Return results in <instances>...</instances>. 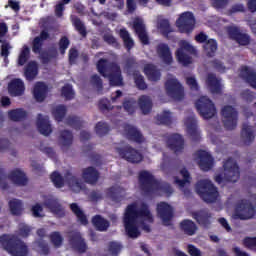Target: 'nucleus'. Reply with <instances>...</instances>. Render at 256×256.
<instances>
[{
  "label": "nucleus",
  "mask_w": 256,
  "mask_h": 256,
  "mask_svg": "<svg viewBox=\"0 0 256 256\" xmlns=\"http://www.w3.org/2000/svg\"><path fill=\"white\" fill-rule=\"evenodd\" d=\"M137 219H142V229L146 231V233H151V226L146 224L145 221H147V223H153L154 219L147 203L143 202L140 205V208H137L136 203H132L126 208L124 214V227L126 234L130 239H137V237L141 235L139 227L137 226Z\"/></svg>",
  "instance_id": "nucleus-1"
},
{
  "label": "nucleus",
  "mask_w": 256,
  "mask_h": 256,
  "mask_svg": "<svg viewBox=\"0 0 256 256\" xmlns=\"http://www.w3.org/2000/svg\"><path fill=\"white\" fill-rule=\"evenodd\" d=\"M138 181L140 183V189L144 192V195H151L154 191L158 190L165 193L167 197H171V195H173V187H171V184H160L159 181L155 179V176L147 170L139 172Z\"/></svg>",
  "instance_id": "nucleus-2"
},
{
  "label": "nucleus",
  "mask_w": 256,
  "mask_h": 256,
  "mask_svg": "<svg viewBox=\"0 0 256 256\" xmlns=\"http://www.w3.org/2000/svg\"><path fill=\"white\" fill-rule=\"evenodd\" d=\"M96 67L98 73L109 80L111 87H123V74L121 73V66L119 64L101 58L98 60Z\"/></svg>",
  "instance_id": "nucleus-3"
},
{
  "label": "nucleus",
  "mask_w": 256,
  "mask_h": 256,
  "mask_svg": "<svg viewBox=\"0 0 256 256\" xmlns=\"http://www.w3.org/2000/svg\"><path fill=\"white\" fill-rule=\"evenodd\" d=\"M49 37V32H47V30H42L40 35L36 36L32 41V51L35 55H40L43 65H49L53 59L59 57V52L55 47L49 48L48 51H43V45Z\"/></svg>",
  "instance_id": "nucleus-4"
},
{
  "label": "nucleus",
  "mask_w": 256,
  "mask_h": 256,
  "mask_svg": "<svg viewBox=\"0 0 256 256\" xmlns=\"http://www.w3.org/2000/svg\"><path fill=\"white\" fill-rule=\"evenodd\" d=\"M0 245L12 256H28L29 246L17 236L4 234L0 236Z\"/></svg>",
  "instance_id": "nucleus-5"
},
{
  "label": "nucleus",
  "mask_w": 256,
  "mask_h": 256,
  "mask_svg": "<svg viewBox=\"0 0 256 256\" xmlns=\"http://www.w3.org/2000/svg\"><path fill=\"white\" fill-rule=\"evenodd\" d=\"M196 192L205 203H215L219 197V191L211 180H200L196 184Z\"/></svg>",
  "instance_id": "nucleus-6"
},
{
  "label": "nucleus",
  "mask_w": 256,
  "mask_h": 256,
  "mask_svg": "<svg viewBox=\"0 0 256 256\" xmlns=\"http://www.w3.org/2000/svg\"><path fill=\"white\" fill-rule=\"evenodd\" d=\"M7 178L17 187H25L28 183L27 176L23 173V171L19 169L12 170L9 175L5 173L3 168H0V188L5 191V189H9V183H7Z\"/></svg>",
  "instance_id": "nucleus-7"
},
{
  "label": "nucleus",
  "mask_w": 256,
  "mask_h": 256,
  "mask_svg": "<svg viewBox=\"0 0 256 256\" xmlns=\"http://www.w3.org/2000/svg\"><path fill=\"white\" fill-rule=\"evenodd\" d=\"M196 51L197 50H195V47H193V45L186 40L180 41V48L176 50V58L178 63L183 65V67H189V65L193 63V58L190 55H195Z\"/></svg>",
  "instance_id": "nucleus-8"
},
{
  "label": "nucleus",
  "mask_w": 256,
  "mask_h": 256,
  "mask_svg": "<svg viewBox=\"0 0 256 256\" xmlns=\"http://www.w3.org/2000/svg\"><path fill=\"white\" fill-rule=\"evenodd\" d=\"M256 215L255 206L251 202L241 200L235 206L233 217L234 219H240V221H249Z\"/></svg>",
  "instance_id": "nucleus-9"
},
{
  "label": "nucleus",
  "mask_w": 256,
  "mask_h": 256,
  "mask_svg": "<svg viewBox=\"0 0 256 256\" xmlns=\"http://www.w3.org/2000/svg\"><path fill=\"white\" fill-rule=\"evenodd\" d=\"M196 109L203 119H213L217 114V108L211 99L207 96L200 97L196 103Z\"/></svg>",
  "instance_id": "nucleus-10"
},
{
  "label": "nucleus",
  "mask_w": 256,
  "mask_h": 256,
  "mask_svg": "<svg viewBox=\"0 0 256 256\" xmlns=\"http://www.w3.org/2000/svg\"><path fill=\"white\" fill-rule=\"evenodd\" d=\"M165 90L168 97L174 101H183L185 99V88L177 78H170L165 82Z\"/></svg>",
  "instance_id": "nucleus-11"
},
{
  "label": "nucleus",
  "mask_w": 256,
  "mask_h": 256,
  "mask_svg": "<svg viewBox=\"0 0 256 256\" xmlns=\"http://www.w3.org/2000/svg\"><path fill=\"white\" fill-rule=\"evenodd\" d=\"M195 16L192 12H184L176 20V27L180 33L191 35L195 29Z\"/></svg>",
  "instance_id": "nucleus-12"
},
{
  "label": "nucleus",
  "mask_w": 256,
  "mask_h": 256,
  "mask_svg": "<svg viewBox=\"0 0 256 256\" xmlns=\"http://www.w3.org/2000/svg\"><path fill=\"white\" fill-rule=\"evenodd\" d=\"M221 115L223 117V123L227 131H233L237 128V121H239V112L233 106L226 105L221 110Z\"/></svg>",
  "instance_id": "nucleus-13"
},
{
  "label": "nucleus",
  "mask_w": 256,
  "mask_h": 256,
  "mask_svg": "<svg viewBox=\"0 0 256 256\" xmlns=\"http://www.w3.org/2000/svg\"><path fill=\"white\" fill-rule=\"evenodd\" d=\"M116 153L128 163H141L143 161V154L130 145L116 148Z\"/></svg>",
  "instance_id": "nucleus-14"
},
{
  "label": "nucleus",
  "mask_w": 256,
  "mask_h": 256,
  "mask_svg": "<svg viewBox=\"0 0 256 256\" xmlns=\"http://www.w3.org/2000/svg\"><path fill=\"white\" fill-rule=\"evenodd\" d=\"M224 179L228 183H237L241 177V172L239 171V165L233 162V159L228 158L224 164Z\"/></svg>",
  "instance_id": "nucleus-15"
},
{
  "label": "nucleus",
  "mask_w": 256,
  "mask_h": 256,
  "mask_svg": "<svg viewBox=\"0 0 256 256\" xmlns=\"http://www.w3.org/2000/svg\"><path fill=\"white\" fill-rule=\"evenodd\" d=\"M226 31L228 37H230L233 41H236L238 45H242L243 47L249 45L251 43V36L249 34L241 32V30L237 26H228L226 27Z\"/></svg>",
  "instance_id": "nucleus-16"
},
{
  "label": "nucleus",
  "mask_w": 256,
  "mask_h": 256,
  "mask_svg": "<svg viewBox=\"0 0 256 256\" xmlns=\"http://www.w3.org/2000/svg\"><path fill=\"white\" fill-rule=\"evenodd\" d=\"M68 243L74 251H77V253H85L87 251V243L83 236H81V232H70L68 236Z\"/></svg>",
  "instance_id": "nucleus-17"
},
{
  "label": "nucleus",
  "mask_w": 256,
  "mask_h": 256,
  "mask_svg": "<svg viewBox=\"0 0 256 256\" xmlns=\"http://www.w3.org/2000/svg\"><path fill=\"white\" fill-rule=\"evenodd\" d=\"M193 219L203 227L204 229H209L211 227V219H213V214L207 209H202L192 213Z\"/></svg>",
  "instance_id": "nucleus-18"
},
{
  "label": "nucleus",
  "mask_w": 256,
  "mask_h": 256,
  "mask_svg": "<svg viewBox=\"0 0 256 256\" xmlns=\"http://www.w3.org/2000/svg\"><path fill=\"white\" fill-rule=\"evenodd\" d=\"M168 148L177 155V153H183L185 149V139L180 134H171L166 141Z\"/></svg>",
  "instance_id": "nucleus-19"
},
{
  "label": "nucleus",
  "mask_w": 256,
  "mask_h": 256,
  "mask_svg": "<svg viewBox=\"0 0 256 256\" xmlns=\"http://www.w3.org/2000/svg\"><path fill=\"white\" fill-rule=\"evenodd\" d=\"M132 27L136 35H138V39L142 43V45H149V35L147 34V29L145 27L143 19L135 18Z\"/></svg>",
  "instance_id": "nucleus-20"
},
{
  "label": "nucleus",
  "mask_w": 256,
  "mask_h": 256,
  "mask_svg": "<svg viewBox=\"0 0 256 256\" xmlns=\"http://www.w3.org/2000/svg\"><path fill=\"white\" fill-rule=\"evenodd\" d=\"M157 215L165 225H169L173 219V208L167 202L157 204Z\"/></svg>",
  "instance_id": "nucleus-21"
},
{
  "label": "nucleus",
  "mask_w": 256,
  "mask_h": 256,
  "mask_svg": "<svg viewBox=\"0 0 256 256\" xmlns=\"http://www.w3.org/2000/svg\"><path fill=\"white\" fill-rule=\"evenodd\" d=\"M188 135L191 137L193 143H199L201 141V132L197 126V119L195 117H188L185 121Z\"/></svg>",
  "instance_id": "nucleus-22"
},
{
  "label": "nucleus",
  "mask_w": 256,
  "mask_h": 256,
  "mask_svg": "<svg viewBox=\"0 0 256 256\" xmlns=\"http://www.w3.org/2000/svg\"><path fill=\"white\" fill-rule=\"evenodd\" d=\"M196 155L199 159L198 165L202 171H211V169H213V163H215V160L209 152L205 150H198Z\"/></svg>",
  "instance_id": "nucleus-23"
},
{
  "label": "nucleus",
  "mask_w": 256,
  "mask_h": 256,
  "mask_svg": "<svg viewBox=\"0 0 256 256\" xmlns=\"http://www.w3.org/2000/svg\"><path fill=\"white\" fill-rule=\"evenodd\" d=\"M206 85L213 95H221L223 86L221 85V79L217 78L215 73H208Z\"/></svg>",
  "instance_id": "nucleus-24"
},
{
  "label": "nucleus",
  "mask_w": 256,
  "mask_h": 256,
  "mask_svg": "<svg viewBox=\"0 0 256 256\" xmlns=\"http://www.w3.org/2000/svg\"><path fill=\"white\" fill-rule=\"evenodd\" d=\"M99 171L95 169V167L90 166L87 168H84L82 170V179L88 184V185H97V181H99Z\"/></svg>",
  "instance_id": "nucleus-25"
},
{
  "label": "nucleus",
  "mask_w": 256,
  "mask_h": 256,
  "mask_svg": "<svg viewBox=\"0 0 256 256\" xmlns=\"http://www.w3.org/2000/svg\"><path fill=\"white\" fill-rule=\"evenodd\" d=\"M43 205L46 207V209H49L51 213L54 215H59L60 217H63L65 215V210L63 209V206L61 203H59V200L57 198H47Z\"/></svg>",
  "instance_id": "nucleus-26"
},
{
  "label": "nucleus",
  "mask_w": 256,
  "mask_h": 256,
  "mask_svg": "<svg viewBox=\"0 0 256 256\" xmlns=\"http://www.w3.org/2000/svg\"><path fill=\"white\" fill-rule=\"evenodd\" d=\"M240 77L250 85L253 89H256V72L249 66H242L240 69Z\"/></svg>",
  "instance_id": "nucleus-27"
},
{
  "label": "nucleus",
  "mask_w": 256,
  "mask_h": 256,
  "mask_svg": "<svg viewBox=\"0 0 256 256\" xmlns=\"http://www.w3.org/2000/svg\"><path fill=\"white\" fill-rule=\"evenodd\" d=\"M124 131L126 133V137L128 141H133L134 143H139V144L145 141L143 134L135 126L128 124L124 127Z\"/></svg>",
  "instance_id": "nucleus-28"
},
{
  "label": "nucleus",
  "mask_w": 256,
  "mask_h": 256,
  "mask_svg": "<svg viewBox=\"0 0 256 256\" xmlns=\"http://www.w3.org/2000/svg\"><path fill=\"white\" fill-rule=\"evenodd\" d=\"M8 92L11 97H21L25 93V83L21 79H14L8 84Z\"/></svg>",
  "instance_id": "nucleus-29"
},
{
  "label": "nucleus",
  "mask_w": 256,
  "mask_h": 256,
  "mask_svg": "<svg viewBox=\"0 0 256 256\" xmlns=\"http://www.w3.org/2000/svg\"><path fill=\"white\" fill-rule=\"evenodd\" d=\"M37 129L41 135L49 137L53 133V128H51V123L48 117H43V114H38L37 116Z\"/></svg>",
  "instance_id": "nucleus-30"
},
{
  "label": "nucleus",
  "mask_w": 256,
  "mask_h": 256,
  "mask_svg": "<svg viewBox=\"0 0 256 256\" xmlns=\"http://www.w3.org/2000/svg\"><path fill=\"white\" fill-rule=\"evenodd\" d=\"M157 54L160 59L165 63V65H171L173 63V55L171 54V49L169 45L165 43L158 44L156 48Z\"/></svg>",
  "instance_id": "nucleus-31"
},
{
  "label": "nucleus",
  "mask_w": 256,
  "mask_h": 256,
  "mask_svg": "<svg viewBox=\"0 0 256 256\" xmlns=\"http://www.w3.org/2000/svg\"><path fill=\"white\" fill-rule=\"evenodd\" d=\"M49 87L43 82H37L34 86L33 96L38 103H43L47 98Z\"/></svg>",
  "instance_id": "nucleus-32"
},
{
  "label": "nucleus",
  "mask_w": 256,
  "mask_h": 256,
  "mask_svg": "<svg viewBox=\"0 0 256 256\" xmlns=\"http://www.w3.org/2000/svg\"><path fill=\"white\" fill-rule=\"evenodd\" d=\"M199 228L197 227V224L193 222V220L184 219L180 222V230L184 235H187L188 237H193L195 233H197V230Z\"/></svg>",
  "instance_id": "nucleus-33"
},
{
  "label": "nucleus",
  "mask_w": 256,
  "mask_h": 256,
  "mask_svg": "<svg viewBox=\"0 0 256 256\" xmlns=\"http://www.w3.org/2000/svg\"><path fill=\"white\" fill-rule=\"evenodd\" d=\"M144 73L149 81L157 82L161 79V70L154 64H146L144 66Z\"/></svg>",
  "instance_id": "nucleus-34"
},
{
  "label": "nucleus",
  "mask_w": 256,
  "mask_h": 256,
  "mask_svg": "<svg viewBox=\"0 0 256 256\" xmlns=\"http://www.w3.org/2000/svg\"><path fill=\"white\" fill-rule=\"evenodd\" d=\"M39 75V66L36 61H30L24 68V77L27 81L35 80V77Z\"/></svg>",
  "instance_id": "nucleus-35"
},
{
  "label": "nucleus",
  "mask_w": 256,
  "mask_h": 256,
  "mask_svg": "<svg viewBox=\"0 0 256 256\" xmlns=\"http://www.w3.org/2000/svg\"><path fill=\"white\" fill-rule=\"evenodd\" d=\"M241 137L245 145H251L255 141V134L253 133V127L249 124L244 123L242 125Z\"/></svg>",
  "instance_id": "nucleus-36"
},
{
  "label": "nucleus",
  "mask_w": 256,
  "mask_h": 256,
  "mask_svg": "<svg viewBox=\"0 0 256 256\" xmlns=\"http://www.w3.org/2000/svg\"><path fill=\"white\" fill-rule=\"evenodd\" d=\"M70 209H71L72 213H74L78 223H80L81 225H88L89 224V220L87 219V215H85V212H83V210H81V207H79L78 203L70 204Z\"/></svg>",
  "instance_id": "nucleus-37"
},
{
  "label": "nucleus",
  "mask_w": 256,
  "mask_h": 256,
  "mask_svg": "<svg viewBox=\"0 0 256 256\" xmlns=\"http://www.w3.org/2000/svg\"><path fill=\"white\" fill-rule=\"evenodd\" d=\"M138 105L143 115H149V112L153 109V101L151 97L147 95H142L138 99Z\"/></svg>",
  "instance_id": "nucleus-38"
},
{
  "label": "nucleus",
  "mask_w": 256,
  "mask_h": 256,
  "mask_svg": "<svg viewBox=\"0 0 256 256\" xmlns=\"http://www.w3.org/2000/svg\"><path fill=\"white\" fill-rule=\"evenodd\" d=\"M139 62L135 57H128L124 61V71L128 75H135V73H139Z\"/></svg>",
  "instance_id": "nucleus-39"
},
{
  "label": "nucleus",
  "mask_w": 256,
  "mask_h": 256,
  "mask_svg": "<svg viewBox=\"0 0 256 256\" xmlns=\"http://www.w3.org/2000/svg\"><path fill=\"white\" fill-rule=\"evenodd\" d=\"M119 35L124 43L125 49H127V51H131L132 48L135 47V41L133 40V38H131V34H129V31H127V29L125 28H122L120 29Z\"/></svg>",
  "instance_id": "nucleus-40"
},
{
  "label": "nucleus",
  "mask_w": 256,
  "mask_h": 256,
  "mask_svg": "<svg viewBox=\"0 0 256 256\" xmlns=\"http://www.w3.org/2000/svg\"><path fill=\"white\" fill-rule=\"evenodd\" d=\"M203 49L207 57H215V53H217L218 49L217 40L209 38L206 43L203 44Z\"/></svg>",
  "instance_id": "nucleus-41"
},
{
  "label": "nucleus",
  "mask_w": 256,
  "mask_h": 256,
  "mask_svg": "<svg viewBox=\"0 0 256 256\" xmlns=\"http://www.w3.org/2000/svg\"><path fill=\"white\" fill-rule=\"evenodd\" d=\"M92 224L97 231H107L109 229V222L101 215H96L92 218Z\"/></svg>",
  "instance_id": "nucleus-42"
},
{
  "label": "nucleus",
  "mask_w": 256,
  "mask_h": 256,
  "mask_svg": "<svg viewBox=\"0 0 256 256\" xmlns=\"http://www.w3.org/2000/svg\"><path fill=\"white\" fill-rule=\"evenodd\" d=\"M8 116L11 121H23V119H27V111L22 108L13 109L8 112Z\"/></svg>",
  "instance_id": "nucleus-43"
},
{
  "label": "nucleus",
  "mask_w": 256,
  "mask_h": 256,
  "mask_svg": "<svg viewBox=\"0 0 256 256\" xmlns=\"http://www.w3.org/2000/svg\"><path fill=\"white\" fill-rule=\"evenodd\" d=\"M52 115L55 121H57L58 123H61V121H63V119H65V116L67 115V106L63 104L56 106L52 110Z\"/></svg>",
  "instance_id": "nucleus-44"
},
{
  "label": "nucleus",
  "mask_w": 256,
  "mask_h": 256,
  "mask_svg": "<svg viewBox=\"0 0 256 256\" xmlns=\"http://www.w3.org/2000/svg\"><path fill=\"white\" fill-rule=\"evenodd\" d=\"M158 29H160L161 35L166 39H169V34L173 33V27H171V23L167 19H162L159 21Z\"/></svg>",
  "instance_id": "nucleus-45"
},
{
  "label": "nucleus",
  "mask_w": 256,
  "mask_h": 256,
  "mask_svg": "<svg viewBox=\"0 0 256 256\" xmlns=\"http://www.w3.org/2000/svg\"><path fill=\"white\" fill-rule=\"evenodd\" d=\"M64 177L69 187H77V189H81V187H83V184L81 183V179L73 175L71 171H66V173L64 174Z\"/></svg>",
  "instance_id": "nucleus-46"
},
{
  "label": "nucleus",
  "mask_w": 256,
  "mask_h": 256,
  "mask_svg": "<svg viewBox=\"0 0 256 256\" xmlns=\"http://www.w3.org/2000/svg\"><path fill=\"white\" fill-rule=\"evenodd\" d=\"M10 212L13 215L19 216L23 213V203L21 200L18 199H12L8 203Z\"/></svg>",
  "instance_id": "nucleus-47"
},
{
  "label": "nucleus",
  "mask_w": 256,
  "mask_h": 256,
  "mask_svg": "<svg viewBox=\"0 0 256 256\" xmlns=\"http://www.w3.org/2000/svg\"><path fill=\"white\" fill-rule=\"evenodd\" d=\"M60 143L62 147L73 145V133L69 130H62L60 132Z\"/></svg>",
  "instance_id": "nucleus-48"
},
{
  "label": "nucleus",
  "mask_w": 256,
  "mask_h": 256,
  "mask_svg": "<svg viewBox=\"0 0 256 256\" xmlns=\"http://www.w3.org/2000/svg\"><path fill=\"white\" fill-rule=\"evenodd\" d=\"M122 107L128 115H133L137 109V100L129 98L123 101Z\"/></svg>",
  "instance_id": "nucleus-49"
},
{
  "label": "nucleus",
  "mask_w": 256,
  "mask_h": 256,
  "mask_svg": "<svg viewBox=\"0 0 256 256\" xmlns=\"http://www.w3.org/2000/svg\"><path fill=\"white\" fill-rule=\"evenodd\" d=\"M72 24L75 27L76 31H78L79 35H81V37H87V28L85 27L83 21H81V18L74 17L72 19Z\"/></svg>",
  "instance_id": "nucleus-50"
},
{
  "label": "nucleus",
  "mask_w": 256,
  "mask_h": 256,
  "mask_svg": "<svg viewBox=\"0 0 256 256\" xmlns=\"http://www.w3.org/2000/svg\"><path fill=\"white\" fill-rule=\"evenodd\" d=\"M29 57H31V50L29 49V46L24 45L18 56V65L23 67V65L29 61Z\"/></svg>",
  "instance_id": "nucleus-51"
},
{
  "label": "nucleus",
  "mask_w": 256,
  "mask_h": 256,
  "mask_svg": "<svg viewBox=\"0 0 256 256\" xmlns=\"http://www.w3.org/2000/svg\"><path fill=\"white\" fill-rule=\"evenodd\" d=\"M66 124H68L69 127L76 129V131H79L83 128V120L77 116H68L66 119Z\"/></svg>",
  "instance_id": "nucleus-52"
},
{
  "label": "nucleus",
  "mask_w": 256,
  "mask_h": 256,
  "mask_svg": "<svg viewBox=\"0 0 256 256\" xmlns=\"http://www.w3.org/2000/svg\"><path fill=\"white\" fill-rule=\"evenodd\" d=\"M156 120L158 125H171L173 123L171 119V112L170 111H164L162 114H158L156 116Z\"/></svg>",
  "instance_id": "nucleus-53"
},
{
  "label": "nucleus",
  "mask_w": 256,
  "mask_h": 256,
  "mask_svg": "<svg viewBox=\"0 0 256 256\" xmlns=\"http://www.w3.org/2000/svg\"><path fill=\"white\" fill-rule=\"evenodd\" d=\"M134 77V83L140 91H145L147 89V83H145V77L141 75V72H134L132 75Z\"/></svg>",
  "instance_id": "nucleus-54"
},
{
  "label": "nucleus",
  "mask_w": 256,
  "mask_h": 256,
  "mask_svg": "<svg viewBox=\"0 0 256 256\" xmlns=\"http://www.w3.org/2000/svg\"><path fill=\"white\" fill-rule=\"evenodd\" d=\"M61 96L64 97L66 101L75 99V91H73V86L71 84H65L61 89Z\"/></svg>",
  "instance_id": "nucleus-55"
},
{
  "label": "nucleus",
  "mask_w": 256,
  "mask_h": 256,
  "mask_svg": "<svg viewBox=\"0 0 256 256\" xmlns=\"http://www.w3.org/2000/svg\"><path fill=\"white\" fill-rule=\"evenodd\" d=\"M95 131L99 137H104V135H107L111 131V128L106 122H98L95 126Z\"/></svg>",
  "instance_id": "nucleus-56"
},
{
  "label": "nucleus",
  "mask_w": 256,
  "mask_h": 256,
  "mask_svg": "<svg viewBox=\"0 0 256 256\" xmlns=\"http://www.w3.org/2000/svg\"><path fill=\"white\" fill-rule=\"evenodd\" d=\"M50 179L57 189H61V187L65 185V179H63V176L57 171L51 174Z\"/></svg>",
  "instance_id": "nucleus-57"
},
{
  "label": "nucleus",
  "mask_w": 256,
  "mask_h": 256,
  "mask_svg": "<svg viewBox=\"0 0 256 256\" xmlns=\"http://www.w3.org/2000/svg\"><path fill=\"white\" fill-rule=\"evenodd\" d=\"M58 45L61 55H65L67 49H69V45H71V41H69L67 36H63L60 38Z\"/></svg>",
  "instance_id": "nucleus-58"
},
{
  "label": "nucleus",
  "mask_w": 256,
  "mask_h": 256,
  "mask_svg": "<svg viewBox=\"0 0 256 256\" xmlns=\"http://www.w3.org/2000/svg\"><path fill=\"white\" fill-rule=\"evenodd\" d=\"M50 240L54 247H61L63 245V236L59 232H52L50 234Z\"/></svg>",
  "instance_id": "nucleus-59"
},
{
  "label": "nucleus",
  "mask_w": 256,
  "mask_h": 256,
  "mask_svg": "<svg viewBox=\"0 0 256 256\" xmlns=\"http://www.w3.org/2000/svg\"><path fill=\"white\" fill-rule=\"evenodd\" d=\"M121 249H123V246H121L118 242H110L108 244V251L112 256L119 255V253H121Z\"/></svg>",
  "instance_id": "nucleus-60"
},
{
  "label": "nucleus",
  "mask_w": 256,
  "mask_h": 256,
  "mask_svg": "<svg viewBox=\"0 0 256 256\" xmlns=\"http://www.w3.org/2000/svg\"><path fill=\"white\" fill-rule=\"evenodd\" d=\"M91 83L93 87H96L98 93H101L103 91V80L101 77L97 74H94L91 76Z\"/></svg>",
  "instance_id": "nucleus-61"
},
{
  "label": "nucleus",
  "mask_w": 256,
  "mask_h": 256,
  "mask_svg": "<svg viewBox=\"0 0 256 256\" xmlns=\"http://www.w3.org/2000/svg\"><path fill=\"white\" fill-rule=\"evenodd\" d=\"M0 43H2L0 55L1 57L7 59V57H9V49H11V45L9 44V42L2 39H0Z\"/></svg>",
  "instance_id": "nucleus-62"
},
{
  "label": "nucleus",
  "mask_w": 256,
  "mask_h": 256,
  "mask_svg": "<svg viewBox=\"0 0 256 256\" xmlns=\"http://www.w3.org/2000/svg\"><path fill=\"white\" fill-rule=\"evenodd\" d=\"M108 197H110V199H112V201H119V188L112 186L110 188L107 189L106 191Z\"/></svg>",
  "instance_id": "nucleus-63"
},
{
  "label": "nucleus",
  "mask_w": 256,
  "mask_h": 256,
  "mask_svg": "<svg viewBox=\"0 0 256 256\" xmlns=\"http://www.w3.org/2000/svg\"><path fill=\"white\" fill-rule=\"evenodd\" d=\"M214 9H225L229 5V0H211Z\"/></svg>",
  "instance_id": "nucleus-64"
}]
</instances>
